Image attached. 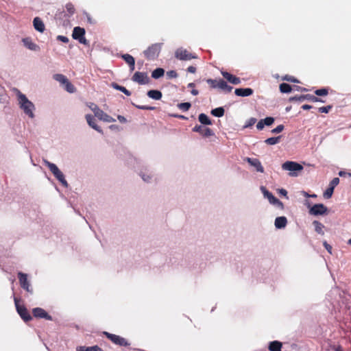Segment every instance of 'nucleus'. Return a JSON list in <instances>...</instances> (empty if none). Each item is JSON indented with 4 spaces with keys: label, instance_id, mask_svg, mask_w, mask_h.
I'll return each instance as SVG.
<instances>
[{
    "label": "nucleus",
    "instance_id": "obj_19",
    "mask_svg": "<svg viewBox=\"0 0 351 351\" xmlns=\"http://www.w3.org/2000/svg\"><path fill=\"white\" fill-rule=\"evenodd\" d=\"M245 160L251 165L256 168V171L261 173L264 171V168L260 160L257 158H246Z\"/></svg>",
    "mask_w": 351,
    "mask_h": 351
},
{
    "label": "nucleus",
    "instance_id": "obj_2",
    "mask_svg": "<svg viewBox=\"0 0 351 351\" xmlns=\"http://www.w3.org/2000/svg\"><path fill=\"white\" fill-rule=\"evenodd\" d=\"M45 165L49 167V170L56 177V178L64 186H67L68 183L64 178V174L62 172L58 169V167L53 163H51L47 160H44Z\"/></svg>",
    "mask_w": 351,
    "mask_h": 351
},
{
    "label": "nucleus",
    "instance_id": "obj_37",
    "mask_svg": "<svg viewBox=\"0 0 351 351\" xmlns=\"http://www.w3.org/2000/svg\"><path fill=\"white\" fill-rule=\"evenodd\" d=\"M77 350L78 351H102V350L97 346H92V347L80 346L77 349Z\"/></svg>",
    "mask_w": 351,
    "mask_h": 351
},
{
    "label": "nucleus",
    "instance_id": "obj_33",
    "mask_svg": "<svg viewBox=\"0 0 351 351\" xmlns=\"http://www.w3.org/2000/svg\"><path fill=\"white\" fill-rule=\"evenodd\" d=\"M53 78L62 85H64L69 80L67 77L62 74H55L53 75Z\"/></svg>",
    "mask_w": 351,
    "mask_h": 351
},
{
    "label": "nucleus",
    "instance_id": "obj_38",
    "mask_svg": "<svg viewBox=\"0 0 351 351\" xmlns=\"http://www.w3.org/2000/svg\"><path fill=\"white\" fill-rule=\"evenodd\" d=\"M64 89L70 93H73L74 92H75L76 90V88H75V86L71 84V82H69V80L67 81V82H66L64 84Z\"/></svg>",
    "mask_w": 351,
    "mask_h": 351
},
{
    "label": "nucleus",
    "instance_id": "obj_28",
    "mask_svg": "<svg viewBox=\"0 0 351 351\" xmlns=\"http://www.w3.org/2000/svg\"><path fill=\"white\" fill-rule=\"evenodd\" d=\"M147 96L153 99L159 100L162 98V93L158 90H150L147 93Z\"/></svg>",
    "mask_w": 351,
    "mask_h": 351
},
{
    "label": "nucleus",
    "instance_id": "obj_46",
    "mask_svg": "<svg viewBox=\"0 0 351 351\" xmlns=\"http://www.w3.org/2000/svg\"><path fill=\"white\" fill-rule=\"evenodd\" d=\"M332 106L328 105L326 106H322L318 108V111L322 113H328L329 111L332 109Z\"/></svg>",
    "mask_w": 351,
    "mask_h": 351
},
{
    "label": "nucleus",
    "instance_id": "obj_44",
    "mask_svg": "<svg viewBox=\"0 0 351 351\" xmlns=\"http://www.w3.org/2000/svg\"><path fill=\"white\" fill-rule=\"evenodd\" d=\"M257 121V119L254 117H251L250 119H249L245 125H244V128H250L252 127V125H254L256 122Z\"/></svg>",
    "mask_w": 351,
    "mask_h": 351
},
{
    "label": "nucleus",
    "instance_id": "obj_47",
    "mask_svg": "<svg viewBox=\"0 0 351 351\" xmlns=\"http://www.w3.org/2000/svg\"><path fill=\"white\" fill-rule=\"evenodd\" d=\"M136 108L141 109V110H153L155 109V107L154 106H141V105H135L133 104Z\"/></svg>",
    "mask_w": 351,
    "mask_h": 351
},
{
    "label": "nucleus",
    "instance_id": "obj_43",
    "mask_svg": "<svg viewBox=\"0 0 351 351\" xmlns=\"http://www.w3.org/2000/svg\"><path fill=\"white\" fill-rule=\"evenodd\" d=\"M282 80L287 81V82H295V83L300 82L299 80H297L295 77L289 75H286L283 76L282 77Z\"/></svg>",
    "mask_w": 351,
    "mask_h": 351
},
{
    "label": "nucleus",
    "instance_id": "obj_7",
    "mask_svg": "<svg viewBox=\"0 0 351 351\" xmlns=\"http://www.w3.org/2000/svg\"><path fill=\"white\" fill-rule=\"evenodd\" d=\"M175 56L177 59L185 61L197 58L195 53H192L183 48L178 49L175 52Z\"/></svg>",
    "mask_w": 351,
    "mask_h": 351
},
{
    "label": "nucleus",
    "instance_id": "obj_35",
    "mask_svg": "<svg viewBox=\"0 0 351 351\" xmlns=\"http://www.w3.org/2000/svg\"><path fill=\"white\" fill-rule=\"evenodd\" d=\"M314 226H315V230L318 233V234H320L322 235H323L324 234V231H323V228H324V225L320 223L319 221H314L313 222Z\"/></svg>",
    "mask_w": 351,
    "mask_h": 351
},
{
    "label": "nucleus",
    "instance_id": "obj_57",
    "mask_svg": "<svg viewBox=\"0 0 351 351\" xmlns=\"http://www.w3.org/2000/svg\"><path fill=\"white\" fill-rule=\"evenodd\" d=\"M90 109L94 112V108L96 107V108H99L94 103H90V104L88 106Z\"/></svg>",
    "mask_w": 351,
    "mask_h": 351
},
{
    "label": "nucleus",
    "instance_id": "obj_36",
    "mask_svg": "<svg viewBox=\"0 0 351 351\" xmlns=\"http://www.w3.org/2000/svg\"><path fill=\"white\" fill-rule=\"evenodd\" d=\"M280 138H281V136H278L276 137H270V138H267L265 141V143L266 144L270 145H276L280 142Z\"/></svg>",
    "mask_w": 351,
    "mask_h": 351
},
{
    "label": "nucleus",
    "instance_id": "obj_24",
    "mask_svg": "<svg viewBox=\"0 0 351 351\" xmlns=\"http://www.w3.org/2000/svg\"><path fill=\"white\" fill-rule=\"evenodd\" d=\"M33 25L34 28L39 32H43L45 30V25L39 17L34 19Z\"/></svg>",
    "mask_w": 351,
    "mask_h": 351
},
{
    "label": "nucleus",
    "instance_id": "obj_34",
    "mask_svg": "<svg viewBox=\"0 0 351 351\" xmlns=\"http://www.w3.org/2000/svg\"><path fill=\"white\" fill-rule=\"evenodd\" d=\"M165 71L162 68L156 69L152 73V77L154 79H158L164 75Z\"/></svg>",
    "mask_w": 351,
    "mask_h": 351
},
{
    "label": "nucleus",
    "instance_id": "obj_26",
    "mask_svg": "<svg viewBox=\"0 0 351 351\" xmlns=\"http://www.w3.org/2000/svg\"><path fill=\"white\" fill-rule=\"evenodd\" d=\"M282 344L278 341H271L269 344V350L270 351H281Z\"/></svg>",
    "mask_w": 351,
    "mask_h": 351
},
{
    "label": "nucleus",
    "instance_id": "obj_60",
    "mask_svg": "<svg viewBox=\"0 0 351 351\" xmlns=\"http://www.w3.org/2000/svg\"><path fill=\"white\" fill-rule=\"evenodd\" d=\"M199 93L198 90H196V89H193L191 90V94L193 95H197Z\"/></svg>",
    "mask_w": 351,
    "mask_h": 351
},
{
    "label": "nucleus",
    "instance_id": "obj_55",
    "mask_svg": "<svg viewBox=\"0 0 351 351\" xmlns=\"http://www.w3.org/2000/svg\"><path fill=\"white\" fill-rule=\"evenodd\" d=\"M294 88L296 90H300L302 92L303 91H306L307 89L306 88H303V87H301V86H293Z\"/></svg>",
    "mask_w": 351,
    "mask_h": 351
},
{
    "label": "nucleus",
    "instance_id": "obj_15",
    "mask_svg": "<svg viewBox=\"0 0 351 351\" xmlns=\"http://www.w3.org/2000/svg\"><path fill=\"white\" fill-rule=\"evenodd\" d=\"M222 76L230 83L237 85L241 84V80L239 77L227 72V71H221V72Z\"/></svg>",
    "mask_w": 351,
    "mask_h": 351
},
{
    "label": "nucleus",
    "instance_id": "obj_56",
    "mask_svg": "<svg viewBox=\"0 0 351 351\" xmlns=\"http://www.w3.org/2000/svg\"><path fill=\"white\" fill-rule=\"evenodd\" d=\"M339 176H341V177L346 176H347V175H348V176H351V173H346V172L343 171H340L339 172Z\"/></svg>",
    "mask_w": 351,
    "mask_h": 351
},
{
    "label": "nucleus",
    "instance_id": "obj_49",
    "mask_svg": "<svg viewBox=\"0 0 351 351\" xmlns=\"http://www.w3.org/2000/svg\"><path fill=\"white\" fill-rule=\"evenodd\" d=\"M339 183V178H334L330 182L329 186L335 189L336 186H337Z\"/></svg>",
    "mask_w": 351,
    "mask_h": 351
},
{
    "label": "nucleus",
    "instance_id": "obj_12",
    "mask_svg": "<svg viewBox=\"0 0 351 351\" xmlns=\"http://www.w3.org/2000/svg\"><path fill=\"white\" fill-rule=\"evenodd\" d=\"M33 316L36 318L45 319L47 320H52V317L42 308L36 307L32 309Z\"/></svg>",
    "mask_w": 351,
    "mask_h": 351
},
{
    "label": "nucleus",
    "instance_id": "obj_3",
    "mask_svg": "<svg viewBox=\"0 0 351 351\" xmlns=\"http://www.w3.org/2000/svg\"><path fill=\"white\" fill-rule=\"evenodd\" d=\"M282 169L289 171V176H297L296 171H300L303 169V166L300 164L293 161H287L282 165Z\"/></svg>",
    "mask_w": 351,
    "mask_h": 351
},
{
    "label": "nucleus",
    "instance_id": "obj_11",
    "mask_svg": "<svg viewBox=\"0 0 351 351\" xmlns=\"http://www.w3.org/2000/svg\"><path fill=\"white\" fill-rule=\"evenodd\" d=\"M132 80L139 84H147L149 82L147 74L144 72H136L132 76Z\"/></svg>",
    "mask_w": 351,
    "mask_h": 351
},
{
    "label": "nucleus",
    "instance_id": "obj_32",
    "mask_svg": "<svg viewBox=\"0 0 351 351\" xmlns=\"http://www.w3.org/2000/svg\"><path fill=\"white\" fill-rule=\"evenodd\" d=\"M279 89L282 93H289L292 90V87L287 83H282L279 86Z\"/></svg>",
    "mask_w": 351,
    "mask_h": 351
},
{
    "label": "nucleus",
    "instance_id": "obj_51",
    "mask_svg": "<svg viewBox=\"0 0 351 351\" xmlns=\"http://www.w3.org/2000/svg\"><path fill=\"white\" fill-rule=\"evenodd\" d=\"M324 246L325 247V248L327 250V251L331 254L332 253V246L330 245H329L326 241H324Z\"/></svg>",
    "mask_w": 351,
    "mask_h": 351
},
{
    "label": "nucleus",
    "instance_id": "obj_21",
    "mask_svg": "<svg viewBox=\"0 0 351 351\" xmlns=\"http://www.w3.org/2000/svg\"><path fill=\"white\" fill-rule=\"evenodd\" d=\"M22 41L24 45L30 50L37 51L39 49V47L36 43L32 42L29 38H23Z\"/></svg>",
    "mask_w": 351,
    "mask_h": 351
},
{
    "label": "nucleus",
    "instance_id": "obj_9",
    "mask_svg": "<svg viewBox=\"0 0 351 351\" xmlns=\"http://www.w3.org/2000/svg\"><path fill=\"white\" fill-rule=\"evenodd\" d=\"M94 110L95 116L97 117L99 120L108 123L114 122L116 121L114 118L104 112L99 108L95 107Z\"/></svg>",
    "mask_w": 351,
    "mask_h": 351
},
{
    "label": "nucleus",
    "instance_id": "obj_6",
    "mask_svg": "<svg viewBox=\"0 0 351 351\" xmlns=\"http://www.w3.org/2000/svg\"><path fill=\"white\" fill-rule=\"evenodd\" d=\"M104 335L110 339L113 343L120 346H129L130 343L125 338L117 335L111 334L108 332H104Z\"/></svg>",
    "mask_w": 351,
    "mask_h": 351
},
{
    "label": "nucleus",
    "instance_id": "obj_53",
    "mask_svg": "<svg viewBox=\"0 0 351 351\" xmlns=\"http://www.w3.org/2000/svg\"><path fill=\"white\" fill-rule=\"evenodd\" d=\"M172 117H176V118H178L180 119H182V120H187L188 118L184 115H181V114H172L171 115Z\"/></svg>",
    "mask_w": 351,
    "mask_h": 351
},
{
    "label": "nucleus",
    "instance_id": "obj_58",
    "mask_svg": "<svg viewBox=\"0 0 351 351\" xmlns=\"http://www.w3.org/2000/svg\"><path fill=\"white\" fill-rule=\"evenodd\" d=\"M77 40H79V42L80 43L84 44V45L87 44V41H86V39L85 38L84 36L83 37H82V38L77 39Z\"/></svg>",
    "mask_w": 351,
    "mask_h": 351
},
{
    "label": "nucleus",
    "instance_id": "obj_13",
    "mask_svg": "<svg viewBox=\"0 0 351 351\" xmlns=\"http://www.w3.org/2000/svg\"><path fill=\"white\" fill-rule=\"evenodd\" d=\"M261 190L264 195V197L267 198L269 202L272 204H278L281 206H283L282 202H280L278 198L273 195V194L268 191L265 186H261Z\"/></svg>",
    "mask_w": 351,
    "mask_h": 351
},
{
    "label": "nucleus",
    "instance_id": "obj_10",
    "mask_svg": "<svg viewBox=\"0 0 351 351\" xmlns=\"http://www.w3.org/2000/svg\"><path fill=\"white\" fill-rule=\"evenodd\" d=\"M311 215H322L327 214L328 208L323 204H317L313 205L309 210Z\"/></svg>",
    "mask_w": 351,
    "mask_h": 351
},
{
    "label": "nucleus",
    "instance_id": "obj_16",
    "mask_svg": "<svg viewBox=\"0 0 351 351\" xmlns=\"http://www.w3.org/2000/svg\"><path fill=\"white\" fill-rule=\"evenodd\" d=\"M275 121V119L271 117H267L265 119H261L256 124V128L258 130H262L265 125L270 126Z\"/></svg>",
    "mask_w": 351,
    "mask_h": 351
},
{
    "label": "nucleus",
    "instance_id": "obj_18",
    "mask_svg": "<svg viewBox=\"0 0 351 351\" xmlns=\"http://www.w3.org/2000/svg\"><path fill=\"white\" fill-rule=\"evenodd\" d=\"M85 118L87 121V123L90 128L100 133H103V131L101 129V128L98 126L97 124L96 123V121L94 116H93L92 114H86Z\"/></svg>",
    "mask_w": 351,
    "mask_h": 351
},
{
    "label": "nucleus",
    "instance_id": "obj_4",
    "mask_svg": "<svg viewBox=\"0 0 351 351\" xmlns=\"http://www.w3.org/2000/svg\"><path fill=\"white\" fill-rule=\"evenodd\" d=\"M14 303L16 311L21 317V319L25 322L31 321L32 319V315H30L29 312L24 305H21L19 304V300L18 298H14Z\"/></svg>",
    "mask_w": 351,
    "mask_h": 351
},
{
    "label": "nucleus",
    "instance_id": "obj_48",
    "mask_svg": "<svg viewBox=\"0 0 351 351\" xmlns=\"http://www.w3.org/2000/svg\"><path fill=\"white\" fill-rule=\"evenodd\" d=\"M285 127L283 125H279L276 128L271 130V133L273 134H278L283 131Z\"/></svg>",
    "mask_w": 351,
    "mask_h": 351
},
{
    "label": "nucleus",
    "instance_id": "obj_5",
    "mask_svg": "<svg viewBox=\"0 0 351 351\" xmlns=\"http://www.w3.org/2000/svg\"><path fill=\"white\" fill-rule=\"evenodd\" d=\"M160 50L161 44L155 43L149 46L143 53L147 59L154 60L158 56Z\"/></svg>",
    "mask_w": 351,
    "mask_h": 351
},
{
    "label": "nucleus",
    "instance_id": "obj_1",
    "mask_svg": "<svg viewBox=\"0 0 351 351\" xmlns=\"http://www.w3.org/2000/svg\"><path fill=\"white\" fill-rule=\"evenodd\" d=\"M18 100L20 108L23 110L24 113L30 118H34V110L35 109L34 104L30 101L27 97L18 90Z\"/></svg>",
    "mask_w": 351,
    "mask_h": 351
},
{
    "label": "nucleus",
    "instance_id": "obj_63",
    "mask_svg": "<svg viewBox=\"0 0 351 351\" xmlns=\"http://www.w3.org/2000/svg\"><path fill=\"white\" fill-rule=\"evenodd\" d=\"M142 178L143 180L147 182L150 178H149V176H147V178H145V176H143Z\"/></svg>",
    "mask_w": 351,
    "mask_h": 351
},
{
    "label": "nucleus",
    "instance_id": "obj_59",
    "mask_svg": "<svg viewBox=\"0 0 351 351\" xmlns=\"http://www.w3.org/2000/svg\"><path fill=\"white\" fill-rule=\"evenodd\" d=\"M302 108L303 110H310L312 108V106L311 105H308V104H304L302 106Z\"/></svg>",
    "mask_w": 351,
    "mask_h": 351
},
{
    "label": "nucleus",
    "instance_id": "obj_42",
    "mask_svg": "<svg viewBox=\"0 0 351 351\" xmlns=\"http://www.w3.org/2000/svg\"><path fill=\"white\" fill-rule=\"evenodd\" d=\"M334 189L333 188L330 187V186H328V188L325 191V192L324 193V197L326 198V199H329L332 197V194H333V192H334Z\"/></svg>",
    "mask_w": 351,
    "mask_h": 351
},
{
    "label": "nucleus",
    "instance_id": "obj_64",
    "mask_svg": "<svg viewBox=\"0 0 351 351\" xmlns=\"http://www.w3.org/2000/svg\"><path fill=\"white\" fill-rule=\"evenodd\" d=\"M335 351H343V349L341 346H337L336 348H335Z\"/></svg>",
    "mask_w": 351,
    "mask_h": 351
},
{
    "label": "nucleus",
    "instance_id": "obj_31",
    "mask_svg": "<svg viewBox=\"0 0 351 351\" xmlns=\"http://www.w3.org/2000/svg\"><path fill=\"white\" fill-rule=\"evenodd\" d=\"M210 112H211V114L215 117H221L224 115L225 110H224L223 108L219 107V108L213 109Z\"/></svg>",
    "mask_w": 351,
    "mask_h": 351
},
{
    "label": "nucleus",
    "instance_id": "obj_39",
    "mask_svg": "<svg viewBox=\"0 0 351 351\" xmlns=\"http://www.w3.org/2000/svg\"><path fill=\"white\" fill-rule=\"evenodd\" d=\"M191 106V104L189 102L180 103L178 104V108L182 110V111L189 110L190 109Z\"/></svg>",
    "mask_w": 351,
    "mask_h": 351
},
{
    "label": "nucleus",
    "instance_id": "obj_14",
    "mask_svg": "<svg viewBox=\"0 0 351 351\" xmlns=\"http://www.w3.org/2000/svg\"><path fill=\"white\" fill-rule=\"evenodd\" d=\"M193 131L199 133L204 137H208L214 134L213 130L210 128L199 125H196L193 128Z\"/></svg>",
    "mask_w": 351,
    "mask_h": 351
},
{
    "label": "nucleus",
    "instance_id": "obj_25",
    "mask_svg": "<svg viewBox=\"0 0 351 351\" xmlns=\"http://www.w3.org/2000/svg\"><path fill=\"white\" fill-rule=\"evenodd\" d=\"M121 58L129 65L130 70L133 71L134 69V64H135L134 58L131 55L128 54V53L122 55Z\"/></svg>",
    "mask_w": 351,
    "mask_h": 351
},
{
    "label": "nucleus",
    "instance_id": "obj_8",
    "mask_svg": "<svg viewBox=\"0 0 351 351\" xmlns=\"http://www.w3.org/2000/svg\"><path fill=\"white\" fill-rule=\"evenodd\" d=\"M305 99L311 102H324L322 99L310 94L291 97L289 98V101H303Z\"/></svg>",
    "mask_w": 351,
    "mask_h": 351
},
{
    "label": "nucleus",
    "instance_id": "obj_50",
    "mask_svg": "<svg viewBox=\"0 0 351 351\" xmlns=\"http://www.w3.org/2000/svg\"><path fill=\"white\" fill-rule=\"evenodd\" d=\"M57 40H60L64 43H67L69 40L66 36L59 35L57 36Z\"/></svg>",
    "mask_w": 351,
    "mask_h": 351
},
{
    "label": "nucleus",
    "instance_id": "obj_17",
    "mask_svg": "<svg viewBox=\"0 0 351 351\" xmlns=\"http://www.w3.org/2000/svg\"><path fill=\"white\" fill-rule=\"evenodd\" d=\"M18 278H19V282H20V285L21 286V287L23 289H24L25 290H26L27 291H29V287H30V285L29 283V281L27 280V274L21 272V271H19L18 273Z\"/></svg>",
    "mask_w": 351,
    "mask_h": 351
},
{
    "label": "nucleus",
    "instance_id": "obj_27",
    "mask_svg": "<svg viewBox=\"0 0 351 351\" xmlns=\"http://www.w3.org/2000/svg\"><path fill=\"white\" fill-rule=\"evenodd\" d=\"M218 88L223 90L226 93H230L232 90V86L228 85L226 82L220 79L218 83Z\"/></svg>",
    "mask_w": 351,
    "mask_h": 351
},
{
    "label": "nucleus",
    "instance_id": "obj_23",
    "mask_svg": "<svg viewBox=\"0 0 351 351\" xmlns=\"http://www.w3.org/2000/svg\"><path fill=\"white\" fill-rule=\"evenodd\" d=\"M274 224L278 229L284 228L287 224V219L285 217H278L275 219Z\"/></svg>",
    "mask_w": 351,
    "mask_h": 351
},
{
    "label": "nucleus",
    "instance_id": "obj_20",
    "mask_svg": "<svg viewBox=\"0 0 351 351\" xmlns=\"http://www.w3.org/2000/svg\"><path fill=\"white\" fill-rule=\"evenodd\" d=\"M254 90L250 88H236L234 90V93L236 95L239 97H248L253 94Z\"/></svg>",
    "mask_w": 351,
    "mask_h": 351
},
{
    "label": "nucleus",
    "instance_id": "obj_52",
    "mask_svg": "<svg viewBox=\"0 0 351 351\" xmlns=\"http://www.w3.org/2000/svg\"><path fill=\"white\" fill-rule=\"evenodd\" d=\"M187 71L191 73H195L196 72V67L194 66H189L187 68Z\"/></svg>",
    "mask_w": 351,
    "mask_h": 351
},
{
    "label": "nucleus",
    "instance_id": "obj_61",
    "mask_svg": "<svg viewBox=\"0 0 351 351\" xmlns=\"http://www.w3.org/2000/svg\"><path fill=\"white\" fill-rule=\"evenodd\" d=\"M118 128H119V126L117 125H111L110 126V129H111V130H115V129H117Z\"/></svg>",
    "mask_w": 351,
    "mask_h": 351
},
{
    "label": "nucleus",
    "instance_id": "obj_45",
    "mask_svg": "<svg viewBox=\"0 0 351 351\" xmlns=\"http://www.w3.org/2000/svg\"><path fill=\"white\" fill-rule=\"evenodd\" d=\"M206 82L210 84V87L213 88H218L219 80L208 79Z\"/></svg>",
    "mask_w": 351,
    "mask_h": 351
},
{
    "label": "nucleus",
    "instance_id": "obj_62",
    "mask_svg": "<svg viewBox=\"0 0 351 351\" xmlns=\"http://www.w3.org/2000/svg\"><path fill=\"white\" fill-rule=\"evenodd\" d=\"M280 193L282 194H283L284 195H286L287 193V191L285 189H283L280 190Z\"/></svg>",
    "mask_w": 351,
    "mask_h": 351
},
{
    "label": "nucleus",
    "instance_id": "obj_30",
    "mask_svg": "<svg viewBox=\"0 0 351 351\" xmlns=\"http://www.w3.org/2000/svg\"><path fill=\"white\" fill-rule=\"evenodd\" d=\"M112 87H113L114 89L118 90L123 93L127 96L131 95V92L128 90L125 87L119 85L117 83H112Z\"/></svg>",
    "mask_w": 351,
    "mask_h": 351
},
{
    "label": "nucleus",
    "instance_id": "obj_29",
    "mask_svg": "<svg viewBox=\"0 0 351 351\" xmlns=\"http://www.w3.org/2000/svg\"><path fill=\"white\" fill-rule=\"evenodd\" d=\"M199 121L203 125H212V121L204 113H201L198 117Z\"/></svg>",
    "mask_w": 351,
    "mask_h": 351
},
{
    "label": "nucleus",
    "instance_id": "obj_41",
    "mask_svg": "<svg viewBox=\"0 0 351 351\" xmlns=\"http://www.w3.org/2000/svg\"><path fill=\"white\" fill-rule=\"evenodd\" d=\"M66 11L69 12V14L70 15H73L75 12V6L72 3H67L66 4Z\"/></svg>",
    "mask_w": 351,
    "mask_h": 351
},
{
    "label": "nucleus",
    "instance_id": "obj_54",
    "mask_svg": "<svg viewBox=\"0 0 351 351\" xmlns=\"http://www.w3.org/2000/svg\"><path fill=\"white\" fill-rule=\"evenodd\" d=\"M117 119L121 123H125L127 121V119L122 115H118Z\"/></svg>",
    "mask_w": 351,
    "mask_h": 351
},
{
    "label": "nucleus",
    "instance_id": "obj_40",
    "mask_svg": "<svg viewBox=\"0 0 351 351\" xmlns=\"http://www.w3.org/2000/svg\"><path fill=\"white\" fill-rule=\"evenodd\" d=\"M315 94L317 96H326L328 94V88H323L317 89L315 91Z\"/></svg>",
    "mask_w": 351,
    "mask_h": 351
},
{
    "label": "nucleus",
    "instance_id": "obj_22",
    "mask_svg": "<svg viewBox=\"0 0 351 351\" xmlns=\"http://www.w3.org/2000/svg\"><path fill=\"white\" fill-rule=\"evenodd\" d=\"M85 35V29L80 27H75L73 30L72 37L75 40L82 38Z\"/></svg>",
    "mask_w": 351,
    "mask_h": 351
}]
</instances>
